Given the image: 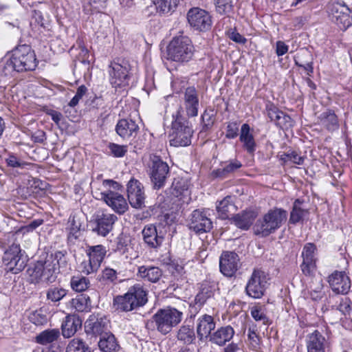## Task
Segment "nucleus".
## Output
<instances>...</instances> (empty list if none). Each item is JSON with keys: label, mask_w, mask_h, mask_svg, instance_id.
I'll return each instance as SVG.
<instances>
[{"label": "nucleus", "mask_w": 352, "mask_h": 352, "mask_svg": "<svg viewBox=\"0 0 352 352\" xmlns=\"http://www.w3.org/2000/svg\"><path fill=\"white\" fill-rule=\"evenodd\" d=\"M37 65L36 55L30 45H23L12 51L3 59L2 73L5 76L16 72L32 71Z\"/></svg>", "instance_id": "f257e3e1"}, {"label": "nucleus", "mask_w": 352, "mask_h": 352, "mask_svg": "<svg viewBox=\"0 0 352 352\" xmlns=\"http://www.w3.org/2000/svg\"><path fill=\"white\" fill-rule=\"evenodd\" d=\"M193 130L188 120L184 117L179 111L173 114L171 129L169 138L170 146H187L191 144Z\"/></svg>", "instance_id": "f03ea898"}, {"label": "nucleus", "mask_w": 352, "mask_h": 352, "mask_svg": "<svg viewBox=\"0 0 352 352\" xmlns=\"http://www.w3.org/2000/svg\"><path fill=\"white\" fill-rule=\"evenodd\" d=\"M287 212L283 208H275L270 210L256 222L254 230L256 235L267 236L279 229L287 220Z\"/></svg>", "instance_id": "7ed1b4c3"}, {"label": "nucleus", "mask_w": 352, "mask_h": 352, "mask_svg": "<svg viewBox=\"0 0 352 352\" xmlns=\"http://www.w3.org/2000/svg\"><path fill=\"white\" fill-rule=\"evenodd\" d=\"M183 316L182 311L168 306L158 309L153 316L152 319L156 329L161 334L167 335L182 322Z\"/></svg>", "instance_id": "20e7f679"}, {"label": "nucleus", "mask_w": 352, "mask_h": 352, "mask_svg": "<svg viewBox=\"0 0 352 352\" xmlns=\"http://www.w3.org/2000/svg\"><path fill=\"white\" fill-rule=\"evenodd\" d=\"M194 52L195 47L190 38L184 35L173 37L167 48L168 58L179 63L188 62Z\"/></svg>", "instance_id": "39448f33"}, {"label": "nucleus", "mask_w": 352, "mask_h": 352, "mask_svg": "<svg viewBox=\"0 0 352 352\" xmlns=\"http://www.w3.org/2000/svg\"><path fill=\"white\" fill-rule=\"evenodd\" d=\"M30 282L33 284H49L56 279L55 267L50 259H40L33 263L27 270Z\"/></svg>", "instance_id": "423d86ee"}, {"label": "nucleus", "mask_w": 352, "mask_h": 352, "mask_svg": "<svg viewBox=\"0 0 352 352\" xmlns=\"http://www.w3.org/2000/svg\"><path fill=\"white\" fill-rule=\"evenodd\" d=\"M147 168L153 188L156 190L162 188L170 174L168 164L163 161L160 156L151 154L147 162Z\"/></svg>", "instance_id": "0eeeda50"}, {"label": "nucleus", "mask_w": 352, "mask_h": 352, "mask_svg": "<svg viewBox=\"0 0 352 352\" xmlns=\"http://www.w3.org/2000/svg\"><path fill=\"white\" fill-rule=\"evenodd\" d=\"M86 254L89 259L80 263V270L82 273L89 275L98 270L106 256L107 249L102 245H89Z\"/></svg>", "instance_id": "6e6552de"}, {"label": "nucleus", "mask_w": 352, "mask_h": 352, "mask_svg": "<svg viewBox=\"0 0 352 352\" xmlns=\"http://www.w3.org/2000/svg\"><path fill=\"white\" fill-rule=\"evenodd\" d=\"M3 263L6 270L12 274H18L24 270L27 265V258L19 244L13 243L5 251Z\"/></svg>", "instance_id": "1a4fd4ad"}, {"label": "nucleus", "mask_w": 352, "mask_h": 352, "mask_svg": "<svg viewBox=\"0 0 352 352\" xmlns=\"http://www.w3.org/2000/svg\"><path fill=\"white\" fill-rule=\"evenodd\" d=\"M109 67L110 82L113 87H122L129 85L131 67L127 60L119 59L117 62L113 61Z\"/></svg>", "instance_id": "9d476101"}, {"label": "nucleus", "mask_w": 352, "mask_h": 352, "mask_svg": "<svg viewBox=\"0 0 352 352\" xmlns=\"http://www.w3.org/2000/svg\"><path fill=\"white\" fill-rule=\"evenodd\" d=\"M268 278L265 272L254 270L249 278L246 287V294L254 298H261L265 291Z\"/></svg>", "instance_id": "9b49d317"}, {"label": "nucleus", "mask_w": 352, "mask_h": 352, "mask_svg": "<svg viewBox=\"0 0 352 352\" xmlns=\"http://www.w3.org/2000/svg\"><path fill=\"white\" fill-rule=\"evenodd\" d=\"M85 329L87 334L101 338L107 332H111L110 321L104 315L93 314L86 320Z\"/></svg>", "instance_id": "f8f14e48"}, {"label": "nucleus", "mask_w": 352, "mask_h": 352, "mask_svg": "<svg viewBox=\"0 0 352 352\" xmlns=\"http://www.w3.org/2000/svg\"><path fill=\"white\" fill-rule=\"evenodd\" d=\"M187 19L190 27L199 32H206L210 30L212 25L210 14L199 8L190 9L187 13Z\"/></svg>", "instance_id": "ddd939ff"}, {"label": "nucleus", "mask_w": 352, "mask_h": 352, "mask_svg": "<svg viewBox=\"0 0 352 352\" xmlns=\"http://www.w3.org/2000/svg\"><path fill=\"white\" fill-rule=\"evenodd\" d=\"M329 16L331 21L342 30L352 25V12L345 5L333 3L329 8Z\"/></svg>", "instance_id": "4468645a"}, {"label": "nucleus", "mask_w": 352, "mask_h": 352, "mask_svg": "<svg viewBox=\"0 0 352 352\" xmlns=\"http://www.w3.org/2000/svg\"><path fill=\"white\" fill-rule=\"evenodd\" d=\"M117 219L113 214L98 213L91 222L92 231L99 236H106L112 230Z\"/></svg>", "instance_id": "2eb2a0df"}, {"label": "nucleus", "mask_w": 352, "mask_h": 352, "mask_svg": "<svg viewBox=\"0 0 352 352\" xmlns=\"http://www.w3.org/2000/svg\"><path fill=\"white\" fill-rule=\"evenodd\" d=\"M241 267L240 259L234 252H223L219 258L220 272L225 276L231 278L234 276Z\"/></svg>", "instance_id": "dca6fc26"}, {"label": "nucleus", "mask_w": 352, "mask_h": 352, "mask_svg": "<svg viewBox=\"0 0 352 352\" xmlns=\"http://www.w3.org/2000/svg\"><path fill=\"white\" fill-rule=\"evenodd\" d=\"M127 197L132 208L141 209L144 206L145 194L141 182L131 179L127 184Z\"/></svg>", "instance_id": "f3484780"}, {"label": "nucleus", "mask_w": 352, "mask_h": 352, "mask_svg": "<svg viewBox=\"0 0 352 352\" xmlns=\"http://www.w3.org/2000/svg\"><path fill=\"white\" fill-rule=\"evenodd\" d=\"M190 182L184 178L175 179L171 186L168 188L169 192L175 198L178 206L188 204L190 198Z\"/></svg>", "instance_id": "a211bd4d"}, {"label": "nucleus", "mask_w": 352, "mask_h": 352, "mask_svg": "<svg viewBox=\"0 0 352 352\" xmlns=\"http://www.w3.org/2000/svg\"><path fill=\"white\" fill-rule=\"evenodd\" d=\"M100 197L101 199L119 214H123L129 210V205L126 199L117 192L107 190L100 193Z\"/></svg>", "instance_id": "6ab92c4d"}, {"label": "nucleus", "mask_w": 352, "mask_h": 352, "mask_svg": "<svg viewBox=\"0 0 352 352\" xmlns=\"http://www.w3.org/2000/svg\"><path fill=\"white\" fill-rule=\"evenodd\" d=\"M188 226L196 234H201L210 231L212 222L208 217L206 211L195 210L191 214Z\"/></svg>", "instance_id": "aec40b11"}, {"label": "nucleus", "mask_w": 352, "mask_h": 352, "mask_svg": "<svg viewBox=\"0 0 352 352\" xmlns=\"http://www.w3.org/2000/svg\"><path fill=\"white\" fill-rule=\"evenodd\" d=\"M183 104L188 117L198 115L199 100L198 90L194 86L186 87L183 92Z\"/></svg>", "instance_id": "412c9836"}, {"label": "nucleus", "mask_w": 352, "mask_h": 352, "mask_svg": "<svg viewBox=\"0 0 352 352\" xmlns=\"http://www.w3.org/2000/svg\"><path fill=\"white\" fill-rule=\"evenodd\" d=\"M144 242L146 245L153 249L160 248L164 241V233L162 230H158L154 224L146 225L142 231Z\"/></svg>", "instance_id": "4be33fe9"}, {"label": "nucleus", "mask_w": 352, "mask_h": 352, "mask_svg": "<svg viewBox=\"0 0 352 352\" xmlns=\"http://www.w3.org/2000/svg\"><path fill=\"white\" fill-rule=\"evenodd\" d=\"M328 282L337 294H347L351 288V280L344 272L335 271L329 276Z\"/></svg>", "instance_id": "5701e85b"}, {"label": "nucleus", "mask_w": 352, "mask_h": 352, "mask_svg": "<svg viewBox=\"0 0 352 352\" xmlns=\"http://www.w3.org/2000/svg\"><path fill=\"white\" fill-rule=\"evenodd\" d=\"M216 323L214 318L208 314H204L197 320L196 331L197 337L201 342H205L212 335V331L214 330Z\"/></svg>", "instance_id": "b1692460"}, {"label": "nucleus", "mask_w": 352, "mask_h": 352, "mask_svg": "<svg viewBox=\"0 0 352 352\" xmlns=\"http://www.w3.org/2000/svg\"><path fill=\"white\" fill-rule=\"evenodd\" d=\"M307 352H327L329 342L318 330L307 336Z\"/></svg>", "instance_id": "393cba45"}, {"label": "nucleus", "mask_w": 352, "mask_h": 352, "mask_svg": "<svg viewBox=\"0 0 352 352\" xmlns=\"http://www.w3.org/2000/svg\"><path fill=\"white\" fill-rule=\"evenodd\" d=\"M138 130V125L131 119H121L116 126V133L123 139L135 136Z\"/></svg>", "instance_id": "a878e982"}, {"label": "nucleus", "mask_w": 352, "mask_h": 352, "mask_svg": "<svg viewBox=\"0 0 352 352\" xmlns=\"http://www.w3.org/2000/svg\"><path fill=\"white\" fill-rule=\"evenodd\" d=\"M163 275V271L158 267L142 265L138 269L137 276L144 281L157 283Z\"/></svg>", "instance_id": "bb28decb"}, {"label": "nucleus", "mask_w": 352, "mask_h": 352, "mask_svg": "<svg viewBox=\"0 0 352 352\" xmlns=\"http://www.w3.org/2000/svg\"><path fill=\"white\" fill-rule=\"evenodd\" d=\"M234 335V329L230 325H227L213 332L208 340L212 344L223 346L233 338Z\"/></svg>", "instance_id": "cd10ccee"}, {"label": "nucleus", "mask_w": 352, "mask_h": 352, "mask_svg": "<svg viewBox=\"0 0 352 352\" xmlns=\"http://www.w3.org/2000/svg\"><path fill=\"white\" fill-rule=\"evenodd\" d=\"M242 166V164L237 160H233L225 163L222 167L214 169L211 173L214 179H224L229 177L232 173Z\"/></svg>", "instance_id": "c85d7f7f"}, {"label": "nucleus", "mask_w": 352, "mask_h": 352, "mask_svg": "<svg viewBox=\"0 0 352 352\" xmlns=\"http://www.w3.org/2000/svg\"><path fill=\"white\" fill-rule=\"evenodd\" d=\"M239 140L248 153L253 154L255 152L256 144L248 124L245 123L241 126Z\"/></svg>", "instance_id": "c756f323"}, {"label": "nucleus", "mask_w": 352, "mask_h": 352, "mask_svg": "<svg viewBox=\"0 0 352 352\" xmlns=\"http://www.w3.org/2000/svg\"><path fill=\"white\" fill-rule=\"evenodd\" d=\"M217 289V285L214 281L204 280L201 284L200 292L195 297V302L199 305H203L208 299L214 295Z\"/></svg>", "instance_id": "7c9ffc66"}, {"label": "nucleus", "mask_w": 352, "mask_h": 352, "mask_svg": "<svg viewBox=\"0 0 352 352\" xmlns=\"http://www.w3.org/2000/svg\"><path fill=\"white\" fill-rule=\"evenodd\" d=\"M82 326V320L77 315H68L62 324V333L65 338H70Z\"/></svg>", "instance_id": "2f4dec72"}, {"label": "nucleus", "mask_w": 352, "mask_h": 352, "mask_svg": "<svg viewBox=\"0 0 352 352\" xmlns=\"http://www.w3.org/2000/svg\"><path fill=\"white\" fill-rule=\"evenodd\" d=\"M126 293L131 302H133V304H135L136 309L144 306L147 302L146 291L140 284H136L130 287Z\"/></svg>", "instance_id": "473e14b6"}, {"label": "nucleus", "mask_w": 352, "mask_h": 352, "mask_svg": "<svg viewBox=\"0 0 352 352\" xmlns=\"http://www.w3.org/2000/svg\"><path fill=\"white\" fill-rule=\"evenodd\" d=\"M255 217L253 212L243 211L234 215L230 220L231 223L234 224L238 228L247 230L252 225Z\"/></svg>", "instance_id": "72a5a7b5"}, {"label": "nucleus", "mask_w": 352, "mask_h": 352, "mask_svg": "<svg viewBox=\"0 0 352 352\" xmlns=\"http://www.w3.org/2000/svg\"><path fill=\"white\" fill-rule=\"evenodd\" d=\"M216 208L218 216L220 219H229L231 213L236 210V206L234 204L233 197L231 196H227L224 197L217 204Z\"/></svg>", "instance_id": "f704fd0d"}, {"label": "nucleus", "mask_w": 352, "mask_h": 352, "mask_svg": "<svg viewBox=\"0 0 352 352\" xmlns=\"http://www.w3.org/2000/svg\"><path fill=\"white\" fill-rule=\"evenodd\" d=\"M98 347L102 352H117L120 345L115 336L111 332H107L100 338Z\"/></svg>", "instance_id": "c9c22d12"}, {"label": "nucleus", "mask_w": 352, "mask_h": 352, "mask_svg": "<svg viewBox=\"0 0 352 352\" xmlns=\"http://www.w3.org/2000/svg\"><path fill=\"white\" fill-rule=\"evenodd\" d=\"M320 124L329 131L338 129L339 123L337 116L332 110H327L319 116Z\"/></svg>", "instance_id": "e433bc0d"}, {"label": "nucleus", "mask_w": 352, "mask_h": 352, "mask_svg": "<svg viewBox=\"0 0 352 352\" xmlns=\"http://www.w3.org/2000/svg\"><path fill=\"white\" fill-rule=\"evenodd\" d=\"M82 224L80 219L76 216L71 215L67 221L66 230L67 231V239L69 242H74L80 236Z\"/></svg>", "instance_id": "4c0bfd02"}, {"label": "nucleus", "mask_w": 352, "mask_h": 352, "mask_svg": "<svg viewBox=\"0 0 352 352\" xmlns=\"http://www.w3.org/2000/svg\"><path fill=\"white\" fill-rule=\"evenodd\" d=\"M177 339L185 344H192L196 340V335L192 326L182 325L177 331Z\"/></svg>", "instance_id": "58836bf2"}, {"label": "nucleus", "mask_w": 352, "mask_h": 352, "mask_svg": "<svg viewBox=\"0 0 352 352\" xmlns=\"http://www.w3.org/2000/svg\"><path fill=\"white\" fill-rule=\"evenodd\" d=\"M302 201L297 199L294 201L292 206V210L290 212L289 223L292 224H296L304 220V218L308 215L309 211L307 209L301 208L300 205Z\"/></svg>", "instance_id": "ea45409f"}, {"label": "nucleus", "mask_w": 352, "mask_h": 352, "mask_svg": "<svg viewBox=\"0 0 352 352\" xmlns=\"http://www.w3.org/2000/svg\"><path fill=\"white\" fill-rule=\"evenodd\" d=\"M113 307L116 311L124 312L130 311L136 309L133 302H131L127 293L122 296H117L114 297Z\"/></svg>", "instance_id": "a19ab883"}, {"label": "nucleus", "mask_w": 352, "mask_h": 352, "mask_svg": "<svg viewBox=\"0 0 352 352\" xmlns=\"http://www.w3.org/2000/svg\"><path fill=\"white\" fill-rule=\"evenodd\" d=\"M156 203L159 208L165 211L173 209L174 205L178 206V204L175 201V198H174L173 195L169 192V189H167L164 192V193L157 196Z\"/></svg>", "instance_id": "79ce46f5"}, {"label": "nucleus", "mask_w": 352, "mask_h": 352, "mask_svg": "<svg viewBox=\"0 0 352 352\" xmlns=\"http://www.w3.org/2000/svg\"><path fill=\"white\" fill-rule=\"evenodd\" d=\"M70 305L76 311H87L91 307V300L87 295L80 294L71 300Z\"/></svg>", "instance_id": "37998d69"}, {"label": "nucleus", "mask_w": 352, "mask_h": 352, "mask_svg": "<svg viewBox=\"0 0 352 352\" xmlns=\"http://www.w3.org/2000/svg\"><path fill=\"white\" fill-rule=\"evenodd\" d=\"M107 0H82V9L85 14L100 12L106 8Z\"/></svg>", "instance_id": "c03bdc74"}, {"label": "nucleus", "mask_w": 352, "mask_h": 352, "mask_svg": "<svg viewBox=\"0 0 352 352\" xmlns=\"http://www.w3.org/2000/svg\"><path fill=\"white\" fill-rule=\"evenodd\" d=\"M179 2V0H153L157 11L161 14L172 13Z\"/></svg>", "instance_id": "a18cd8bd"}, {"label": "nucleus", "mask_w": 352, "mask_h": 352, "mask_svg": "<svg viewBox=\"0 0 352 352\" xmlns=\"http://www.w3.org/2000/svg\"><path fill=\"white\" fill-rule=\"evenodd\" d=\"M60 336L58 329L46 330L36 336V342L41 344H47L56 340Z\"/></svg>", "instance_id": "49530a36"}, {"label": "nucleus", "mask_w": 352, "mask_h": 352, "mask_svg": "<svg viewBox=\"0 0 352 352\" xmlns=\"http://www.w3.org/2000/svg\"><path fill=\"white\" fill-rule=\"evenodd\" d=\"M67 294V290L59 287H51L46 292L47 300L56 302L62 300Z\"/></svg>", "instance_id": "de8ad7c7"}, {"label": "nucleus", "mask_w": 352, "mask_h": 352, "mask_svg": "<svg viewBox=\"0 0 352 352\" xmlns=\"http://www.w3.org/2000/svg\"><path fill=\"white\" fill-rule=\"evenodd\" d=\"M66 352H91L89 346L80 338H74L67 346Z\"/></svg>", "instance_id": "09e8293b"}, {"label": "nucleus", "mask_w": 352, "mask_h": 352, "mask_svg": "<svg viewBox=\"0 0 352 352\" xmlns=\"http://www.w3.org/2000/svg\"><path fill=\"white\" fill-rule=\"evenodd\" d=\"M305 157L300 156L296 151L289 150L287 152L280 155V160L284 163L292 162L294 164L302 165L304 163Z\"/></svg>", "instance_id": "8fccbe9b"}, {"label": "nucleus", "mask_w": 352, "mask_h": 352, "mask_svg": "<svg viewBox=\"0 0 352 352\" xmlns=\"http://www.w3.org/2000/svg\"><path fill=\"white\" fill-rule=\"evenodd\" d=\"M72 288L78 292L85 291L90 285L89 278L84 276H73L70 281Z\"/></svg>", "instance_id": "3c124183"}, {"label": "nucleus", "mask_w": 352, "mask_h": 352, "mask_svg": "<svg viewBox=\"0 0 352 352\" xmlns=\"http://www.w3.org/2000/svg\"><path fill=\"white\" fill-rule=\"evenodd\" d=\"M216 10L220 14H229L233 10L232 0H214Z\"/></svg>", "instance_id": "603ef678"}, {"label": "nucleus", "mask_w": 352, "mask_h": 352, "mask_svg": "<svg viewBox=\"0 0 352 352\" xmlns=\"http://www.w3.org/2000/svg\"><path fill=\"white\" fill-rule=\"evenodd\" d=\"M316 246L312 243H308L305 245L301 254L302 260L316 262Z\"/></svg>", "instance_id": "864d4df0"}, {"label": "nucleus", "mask_w": 352, "mask_h": 352, "mask_svg": "<svg viewBox=\"0 0 352 352\" xmlns=\"http://www.w3.org/2000/svg\"><path fill=\"white\" fill-rule=\"evenodd\" d=\"M201 120L203 123V130L208 131L214 124L215 121V113L213 109H206L204 111L201 116Z\"/></svg>", "instance_id": "5fc2aeb1"}, {"label": "nucleus", "mask_w": 352, "mask_h": 352, "mask_svg": "<svg viewBox=\"0 0 352 352\" xmlns=\"http://www.w3.org/2000/svg\"><path fill=\"white\" fill-rule=\"evenodd\" d=\"M344 316L352 320V302L349 298H342L337 307Z\"/></svg>", "instance_id": "6e6d98bb"}, {"label": "nucleus", "mask_w": 352, "mask_h": 352, "mask_svg": "<svg viewBox=\"0 0 352 352\" xmlns=\"http://www.w3.org/2000/svg\"><path fill=\"white\" fill-rule=\"evenodd\" d=\"M51 258L56 262L59 267L66 268L68 265L67 252L66 250L55 252L51 254Z\"/></svg>", "instance_id": "4d7b16f0"}, {"label": "nucleus", "mask_w": 352, "mask_h": 352, "mask_svg": "<svg viewBox=\"0 0 352 352\" xmlns=\"http://www.w3.org/2000/svg\"><path fill=\"white\" fill-rule=\"evenodd\" d=\"M265 110L270 120L274 123L277 122L278 117L283 115V113L276 106L270 102L266 104Z\"/></svg>", "instance_id": "13d9d810"}, {"label": "nucleus", "mask_w": 352, "mask_h": 352, "mask_svg": "<svg viewBox=\"0 0 352 352\" xmlns=\"http://www.w3.org/2000/svg\"><path fill=\"white\" fill-rule=\"evenodd\" d=\"M251 315L256 321H260L263 324H267L269 319L265 314L262 307H254L251 309Z\"/></svg>", "instance_id": "bf43d9fd"}, {"label": "nucleus", "mask_w": 352, "mask_h": 352, "mask_svg": "<svg viewBox=\"0 0 352 352\" xmlns=\"http://www.w3.org/2000/svg\"><path fill=\"white\" fill-rule=\"evenodd\" d=\"M34 23L44 29L47 28L49 25L47 19L44 18L43 14L39 10H34L32 12L31 23Z\"/></svg>", "instance_id": "052dcab7"}, {"label": "nucleus", "mask_w": 352, "mask_h": 352, "mask_svg": "<svg viewBox=\"0 0 352 352\" xmlns=\"http://www.w3.org/2000/svg\"><path fill=\"white\" fill-rule=\"evenodd\" d=\"M316 262L310 261H303L300 265V269L302 274L307 276H312L316 268Z\"/></svg>", "instance_id": "680f3d73"}, {"label": "nucleus", "mask_w": 352, "mask_h": 352, "mask_svg": "<svg viewBox=\"0 0 352 352\" xmlns=\"http://www.w3.org/2000/svg\"><path fill=\"white\" fill-rule=\"evenodd\" d=\"M118 278V273L116 270L105 267L102 272V279L110 283H114Z\"/></svg>", "instance_id": "e2e57ef3"}, {"label": "nucleus", "mask_w": 352, "mask_h": 352, "mask_svg": "<svg viewBox=\"0 0 352 352\" xmlns=\"http://www.w3.org/2000/svg\"><path fill=\"white\" fill-rule=\"evenodd\" d=\"M6 162L7 165L12 168H23L26 165H28L26 162L12 154L9 155V156L6 159Z\"/></svg>", "instance_id": "0e129e2a"}, {"label": "nucleus", "mask_w": 352, "mask_h": 352, "mask_svg": "<svg viewBox=\"0 0 352 352\" xmlns=\"http://www.w3.org/2000/svg\"><path fill=\"white\" fill-rule=\"evenodd\" d=\"M87 88L85 85H80L76 91V95L72 98L68 103V106L70 107H75L79 102L80 100L86 94Z\"/></svg>", "instance_id": "69168bd1"}, {"label": "nucleus", "mask_w": 352, "mask_h": 352, "mask_svg": "<svg viewBox=\"0 0 352 352\" xmlns=\"http://www.w3.org/2000/svg\"><path fill=\"white\" fill-rule=\"evenodd\" d=\"M29 320L36 326L43 325L47 322L46 316L38 311H33L30 314Z\"/></svg>", "instance_id": "338daca9"}, {"label": "nucleus", "mask_w": 352, "mask_h": 352, "mask_svg": "<svg viewBox=\"0 0 352 352\" xmlns=\"http://www.w3.org/2000/svg\"><path fill=\"white\" fill-rule=\"evenodd\" d=\"M109 148L116 157H122L127 152V146L119 145L114 143H111Z\"/></svg>", "instance_id": "774afa93"}]
</instances>
